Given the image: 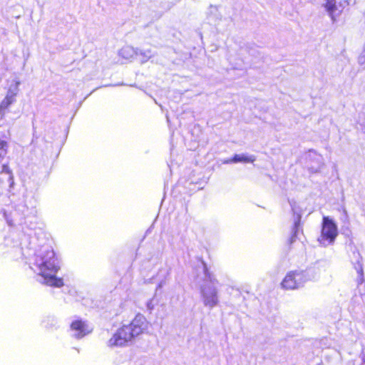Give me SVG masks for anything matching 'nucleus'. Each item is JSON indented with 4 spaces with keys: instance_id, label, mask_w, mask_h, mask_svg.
Here are the masks:
<instances>
[{
    "instance_id": "10",
    "label": "nucleus",
    "mask_w": 365,
    "mask_h": 365,
    "mask_svg": "<svg viewBox=\"0 0 365 365\" xmlns=\"http://www.w3.org/2000/svg\"><path fill=\"white\" fill-rule=\"evenodd\" d=\"M256 160V158L255 155H247L245 154H237L235 155V156L229 160H227L226 163H253Z\"/></svg>"
},
{
    "instance_id": "13",
    "label": "nucleus",
    "mask_w": 365,
    "mask_h": 365,
    "mask_svg": "<svg viewBox=\"0 0 365 365\" xmlns=\"http://www.w3.org/2000/svg\"><path fill=\"white\" fill-rule=\"evenodd\" d=\"M15 101H16V98L6 94V97L4 98V100L0 103L1 109L6 111V110L10 106V105H11L14 102H15Z\"/></svg>"
},
{
    "instance_id": "4",
    "label": "nucleus",
    "mask_w": 365,
    "mask_h": 365,
    "mask_svg": "<svg viewBox=\"0 0 365 365\" xmlns=\"http://www.w3.org/2000/svg\"><path fill=\"white\" fill-rule=\"evenodd\" d=\"M312 269L295 270L287 274L281 285L285 289H296L302 287L304 284L314 278Z\"/></svg>"
},
{
    "instance_id": "9",
    "label": "nucleus",
    "mask_w": 365,
    "mask_h": 365,
    "mask_svg": "<svg viewBox=\"0 0 365 365\" xmlns=\"http://www.w3.org/2000/svg\"><path fill=\"white\" fill-rule=\"evenodd\" d=\"M118 54L124 59L130 60L138 55V51L130 46H125L118 51Z\"/></svg>"
},
{
    "instance_id": "15",
    "label": "nucleus",
    "mask_w": 365,
    "mask_h": 365,
    "mask_svg": "<svg viewBox=\"0 0 365 365\" xmlns=\"http://www.w3.org/2000/svg\"><path fill=\"white\" fill-rule=\"evenodd\" d=\"M8 143L0 139V163L7 153Z\"/></svg>"
},
{
    "instance_id": "8",
    "label": "nucleus",
    "mask_w": 365,
    "mask_h": 365,
    "mask_svg": "<svg viewBox=\"0 0 365 365\" xmlns=\"http://www.w3.org/2000/svg\"><path fill=\"white\" fill-rule=\"evenodd\" d=\"M309 157L313 158L314 160V165L309 167V170L312 173H318L324 165V160L321 155L317 154L315 152H310Z\"/></svg>"
},
{
    "instance_id": "6",
    "label": "nucleus",
    "mask_w": 365,
    "mask_h": 365,
    "mask_svg": "<svg viewBox=\"0 0 365 365\" xmlns=\"http://www.w3.org/2000/svg\"><path fill=\"white\" fill-rule=\"evenodd\" d=\"M71 331L73 337L81 339L91 331L89 326L81 320H76L71 324Z\"/></svg>"
},
{
    "instance_id": "14",
    "label": "nucleus",
    "mask_w": 365,
    "mask_h": 365,
    "mask_svg": "<svg viewBox=\"0 0 365 365\" xmlns=\"http://www.w3.org/2000/svg\"><path fill=\"white\" fill-rule=\"evenodd\" d=\"M1 173H4L7 175L9 186V187H12L14 184V177H13V175H12L11 170H9V167L6 165H2Z\"/></svg>"
},
{
    "instance_id": "19",
    "label": "nucleus",
    "mask_w": 365,
    "mask_h": 365,
    "mask_svg": "<svg viewBox=\"0 0 365 365\" xmlns=\"http://www.w3.org/2000/svg\"><path fill=\"white\" fill-rule=\"evenodd\" d=\"M359 63L363 65L365 63V52L362 51L358 58Z\"/></svg>"
},
{
    "instance_id": "20",
    "label": "nucleus",
    "mask_w": 365,
    "mask_h": 365,
    "mask_svg": "<svg viewBox=\"0 0 365 365\" xmlns=\"http://www.w3.org/2000/svg\"><path fill=\"white\" fill-rule=\"evenodd\" d=\"M165 284V281H161L157 286L156 287V292H158V290L160 288L163 287V284Z\"/></svg>"
},
{
    "instance_id": "7",
    "label": "nucleus",
    "mask_w": 365,
    "mask_h": 365,
    "mask_svg": "<svg viewBox=\"0 0 365 365\" xmlns=\"http://www.w3.org/2000/svg\"><path fill=\"white\" fill-rule=\"evenodd\" d=\"M346 1L344 0L343 3L339 2V6L336 5L335 0H327V3L325 7L327 11L329 12L333 21L335 20V16H337L340 14L343 9V4H346Z\"/></svg>"
},
{
    "instance_id": "17",
    "label": "nucleus",
    "mask_w": 365,
    "mask_h": 365,
    "mask_svg": "<svg viewBox=\"0 0 365 365\" xmlns=\"http://www.w3.org/2000/svg\"><path fill=\"white\" fill-rule=\"evenodd\" d=\"M155 306V303L154 302V299H150L147 304H146V307L147 309L149 310V311H152L153 310L154 307Z\"/></svg>"
},
{
    "instance_id": "16",
    "label": "nucleus",
    "mask_w": 365,
    "mask_h": 365,
    "mask_svg": "<svg viewBox=\"0 0 365 365\" xmlns=\"http://www.w3.org/2000/svg\"><path fill=\"white\" fill-rule=\"evenodd\" d=\"M300 219H301V216L298 215L297 218L294 220V228H293V235L291 237V242H292L294 240V238L296 237L297 234L298 232Z\"/></svg>"
},
{
    "instance_id": "1",
    "label": "nucleus",
    "mask_w": 365,
    "mask_h": 365,
    "mask_svg": "<svg viewBox=\"0 0 365 365\" xmlns=\"http://www.w3.org/2000/svg\"><path fill=\"white\" fill-rule=\"evenodd\" d=\"M31 269L41 277L38 281L43 284L56 287L63 285L61 278L56 277L60 269L59 261L53 250L49 246L41 247L34 257Z\"/></svg>"
},
{
    "instance_id": "5",
    "label": "nucleus",
    "mask_w": 365,
    "mask_h": 365,
    "mask_svg": "<svg viewBox=\"0 0 365 365\" xmlns=\"http://www.w3.org/2000/svg\"><path fill=\"white\" fill-rule=\"evenodd\" d=\"M338 235L336 223L329 217L324 216L322 220L321 235L318 238L320 245L327 247L334 242Z\"/></svg>"
},
{
    "instance_id": "18",
    "label": "nucleus",
    "mask_w": 365,
    "mask_h": 365,
    "mask_svg": "<svg viewBox=\"0 0 365 365\" xmlns=\"http://www.w3.org/2000/svg\"><path fill=\"white\" fill-rule=\"evenodd\" d=\"M356 269L357 273L359 274L360 280H363V269L361 264H358L357 267H356Z\"/></svg>"
},
{
    "instance_id": "12",
    "label": "nucleus",
    "mask_w": 365,
    "mask_h": 365,
    "mask_svg": "<svg viewBox=\"0 0 365 365\" xmlns=\"http://www.w3.org/2000/svg\"><path fill=\"white\" fill-rule=\"evenodd\" d=\"M153 56V52L151 49H143L138 52V55L137 56H140V60L141 62L144 63L148 61L152 56Z\"/></svg>"
},
{
    "instance_id": "3",
    "label": "nucleus",
    "mask_w": 365,
    "mask_h": 365,
    "mask_svg": "<svg viewBox=\"0 0 365 365\" xmlns=\"http://www.w3.org/2000/svg\"><path fill=\"white\" fill-rule=\"evenodd\" d=\"M217 282L210 275L206 276L203 284L200 286V294L205 307L212 309L219 303Z\"/></svg>"
},
{
    "instance_id": "11",
    "label": "nucleus",
    "mask_w": 365,
    "mask_h": 365,
    "mask_svg": "<svg viewBox=\"0 0 365 365\" xmlns=\"http://www.w3.org/2000/svg\"><path fill=\"white\" fill-rule=\"evenodd\" d=\"M20 85V81L17 79H14L11 85L9 86L7 94L10 96L16 98V96L19 91V86Z\"/></svg>"
},
{
    "instance_id": "2",
    "label": "nucleus",
    "mask_w": 365,
    "mask_h": 365,
    "mask_svg": "<svg viewBox=\"0 0 365 365\" xmlns=\"http://www.w3.org/2000/svg\"><path fill=\"white\" fill-rule=\"evenodd\" d=\"M148 325L146 318L138 314L129 324H123L116 330L108 340L107 346L110 348L127 346L133 342L135 337L144 333Z\"/></svg>"
}]
</instances>
